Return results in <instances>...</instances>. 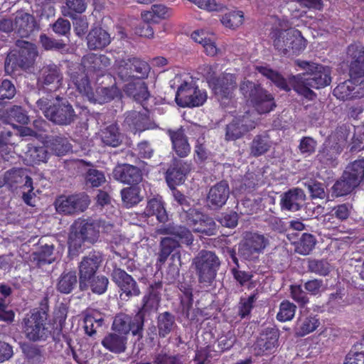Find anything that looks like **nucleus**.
I'll return each instance as SVG.
<instances>
[{"instance_id": "f257e3e1", "label": "nucleus", "mask_w": 364, "mask_h": 364, "mask_svg": "<svg viewBox=\"0 0 364 364\" xmlns=\"http://www.w3.org/2000/svg\"><path fill=\"white\" fill-rule=\"evenodd\" d=\"M299 65L306 69V72L291 76L288 82L281 75L267 67L257 66L256 69L262 75L271 80L277 87L289 91L291 90L289 87L291 86L299 95L313 100L316 97V94L311 90L312 88L320 89L331 83L330 68L306 61L299 63Z\"/></svg>"}, {"instance_id": "f03ea898", "label": "nucleus", "mask_w": 364, "mask_h": 364, "mask_svg": "<svg viewBox=\"0 0 364 364\" xmlns=\"http://www.w3.org/2000/svg\"><path fill=\"white\" fill-rule=\"evenodd\" d=\"M112 225L108 223L95 220H78L72 227L69 236V251H77L82 242L94 243L97 241L100 232H109Z\"/></svg>"}, {"instance_id": "7ed1b4c3", "label": "nucleus", "mask_w": 364, "mask_h": 364, "mask_svg": "<svg viewBox=\"0 0 364 364\" xmlns=\"http://www.w3.org/2000/svg\"><path fill=\"white\" fill-rule=\"evenodd\" d=\"M273 45L282 55L299 53L306 46V41L299 30L287 28L276 30L272 33Z\"/></svg>"}, {"instance_id": "20e7f679", "label": "nucleus", "mask_w": 364, "mask_h": 364, "mask_svg": "<svg viewBox=\"0 0 364 364\" xmlns=\"http://www.w3.org/2000/svg\"><path fill=\"white\" fill-rule=\"evenodd\" d=\"M56 102L49 105L50 100L41 98L37 101L38 107L41 109L45 117L58 124H69L74 121L76 114L72 106L65 100L56 98Z\"/></svg>"}, {"instance_id": "39448f33", "label": "nucleus", "mask_w": 364, "mask_h": 364, "mask_svg": "<svg viewBox=\"0 0 364 364\" xmlns=\"http://www.w3.org/2000/svg\"><path fill=\"white\" fill-rule=\"evenodd\" d=\"M18 50L11 51L5 61V71L11 75L17 68L26 69L33 64L38 55L35 45L24 41H18Z\"/></svg>"}, {"instance_id": "423d86ee", "label": "nucleus", "mask_w": 364, "mask_h": 364, "mask_svg": "<svg viewBox=\"0 0 364 364\" xmlns=\"http://www.w3.org/2000/svg\"><path fill=\"white\" fill-rule=\"evenodd\" d=\"M220 264L216 255L207 250H201L192 261V267L196 272L199 282L206 284H211L215 279Z\"/></svg>"}, {"instance_id": "0eeeda50", "label": "nucleus", "mask_w": 364, "mask_h": 364, "mask_svg": "<svg viewBox=\"0 0 364 364\" xmlns=\"http://www.w3.org/2000/svg\"><path fill=\"white\" fill-rule=\"evenodd\" d=\"M73 83L79 92L93 103L103 104L108 102L121 95L119 90L115 85L110 87H99L94 93L90 86L87 76L82 75L80 81H79L78 77H74Z\"/></svg>"}, {"instance_id": "6e6552de", "label": "nucleus", "mask_w": 364, "mask_h": 364, "mask_svg": "<svg viewBox=\"0 0 364 364\" xmlns=\"http://www.w3.org/2000/svg\"><path fill=\"white\" fill-rule=\"evenodd\" d=\"M5 184L13 190L21 189L23 201L28 205L34 206L33 198L36 194L33 192V182L26 170L23 168H13L4 173Z\"/></svg>"}, {"instance_id": "1a4fd4ad", "label": "nucleus", "mask_w": 364, "mask_h": 364, "mask_svg": "<svg viewBox=\"0 0 364 364\" xmlns=\"http://www.w3.org/2000/svg\"><path fill=\"white\" fill-rule=\"evenodd\" d=\"M269 239L257 232H246L239 245V254L247 260L257 259L269 245Z\"/></svg>"}, {"instance_id": "9d476101", "label": "nucleus", "mask_w": 364, "mask_h": 364, "mask_svg": "<svg viewBox=\"0 0 364 364\" xmlns=\"http://www.w3.org/2000/svg\"><path fill=\"white\" fill-rule=\"evenodd\" d=\"M205 70L208 82L218 100L223 101L224 99L231 98L236 87L235 77L232 74L226 73L215 78L213 68L209 65L205 67Z\"/></svg>"}, {"instance_id": "9b49d317", "label": "nucleus", "mask_w": 364, "mask_h": 364, "mask_svg": "<svg viewBox=\"0 0 364 364\" xmlns=\"http://www.w3.org/2000/svg\"><path fill=\"white\" fill-rule=\"evenodd\" d=\"M144 316L141 311L133 318L127 314H119L115 316L112 329L115 333L125 336L132 331L134 336H137L139 338L142 336Z\"/></svg>"}, {"instance_id": "f8f14e48", "label": "nucleus", "mask_w": 364, "mask_h": 364, "mask_svg": "<svg viewBox=\"0 0 364 364\" xmlns=\"http://www.w3.org/2000/svg\"><path fill=\"white\" fill-rule=\"evenodd\" d=\"M24 332L31 341L46 340L50 333L46 326L43 317L38 311L31 314L24 319Z\"/></svg>"}, {"instance_id": "ddd939ff", "label": "nucleus", "mask_w": 364, "mask_h": 364, "mask_svg": "<svg viewBox=\"0 0 364 364\" xmlns=\"http://www.w3.org/2000/svg\"><path fill=\"white\" fill-rule=\"evenodd\" d=\"M101 262L102 257L99 253L90 254L82 259L78 267L80 289L89 288L90 280L94 278Z\"/></svg>"}, {"instance_id": "4468645a", "label": "nucleus", "mask_w": 364, "mask_h": 364, "mask_svg": "<svg viewBox=\"0 0 364 364\" xmlns=\"http://www.w3.org/2000/svg\"><path fill=\"white\" fill-rule=\"evenodd\" d=\"M256 122L251 114L247 112L232 119L226 127L225 139L234 141L241 138L247 132L255 128Z\"/></svg>"}, {"instance_id": "2eb2a0df", "label": "nucleus", "mask_w": 364, "mask_h": 364, "mask_svg": "<svg viewBox=\"0 0 364 364\" xmlns=\"http://www.w3.org/2000/svg\"><path fill=\"white\" fill-rule=\"evenodd\" d=\"M186 223L188 228L194 232L213 235L215 231V223L201 213L190 210L186 215Z\"/></svg>"}, {"instance_id": "dca6fc26", "label": "nucleus", "mask_w": 364, "mask_h": 364, "mask_svg": "<svg viewBox=\"0 0 364 364\" xmlns=\"http://www.w3.org/2000/svg\"><path fill=\"white\" fill-rule=\"evenodd\" d=\"M88 196L85 194L60 196L55 201V208L59 213L72 214L83 211L89 205Z\"/></svg>"}, {"instance_id": "f3484780", "label": "nucleus", "mask_w": 364, "mask_h": 364, "mask_svg": "<svg viewBox=\"0 0 364 364\" xmlns=\"http://www.w3.org/2000/svg\"><path fill=\"white\" fill-rule=\"evenodd\" d=\"M112 279L122 291L120 296L127 299L130 296H138L140 294L136 282L125 271L114 269L112 272Z\"/></svg>"}, {"instance_id": "a211bd4d", "label": "nucleus", "mask_w": 364, "mask_h": 364, "mask_svg": "<svg viewBox=\"0 0 364 364\" xmlns=\"http://www.w3.org/2000/svg\"><path fill=\"white\" fill-rule=\"evenodd\" d=\"M62 76L55 65L42 68L38 78L37 85L39 90L46 92L56 90L61 85Z\"/></svg>"}, {"instance_id": "6ab92c4d", "label": "nucleus", "mask_w": 364, "mask_h": 364, "mask_svg": "<svg viewBox=\"0 0 364 364\" xmlns=\"http://www.w3.org/2000/svg\"><path fill=\"white\" fill-rule=\"evenodd\" d=\"M350 58V76L351 78L364 77V46L352 44L348 48Z\"/></svg>"}, {"instance_id": "aec40b11", "label": "nucleus", "mask_w": 364, "mask_h": 364, "mask_svg": "<svg viewBox=\"0 0 364 364\" xmlns=\"http://www.w3.org/2000/svg\"><path fill=\"white\" fill-rule=\"evenodd\" d=\"M279 332L274 328H267L258 338L255 350L257 355L273 352L278 346Z\"/></svg>"}, {"instance_id": "412c9836", "label": "nucleus", "mask_w": 364, "mask_h": 364, "mask_svg": "<svg viewBox=\"0 0 364 364\" xmlns=\"http://www.w3.org/2000/svg\"><path fill=\"white\" fill-rule=\"evenodd\" d=\"M250 102L259 114L268 113L276 107L274 97L262 87L252 94Z\"/></svg>"}, {"instance_id": "4be33fe9", "label": "nucleus", "mask_w": 364, "mask_h": 364, "mask_svg": "<svg viewBox=\"0 0 364 364\" xmlns=\"http://www.w3.org/2000/svg\"><path fill=\"white\" fill-rule=\"evenodd\" d=\"M230 194V189L226 181H220L210 188L207 196L208 206L218 208L225 204Z\"/></svg>"}, {"instance_id": "5701e85b", "label": "nucleus", "mask_w": 364, "mask_h": 364, "mask_svg": "<svg viewBox=\"0 0 364 364\" xmlns=\"http://www.w3.org/2000/svg\"><path fill=\"white\" fill-rule=\"evenodd\" d=\"M109 63V59L104 55L88 54L85 56L82 60V65L87 71V75L82 73L77 76L73 75L71 77L72 81L73 82L74 77H78L79 81H80L82 75L87 77L88 74L91 75L92 73L102 70L104 68H107Z\"/></svg>"}, {"instance_id": "b1692460", "label": "nucleus", "mask_w": 364, "mask_h": 364, "mask_svg": "<svg viewBox=\"0 0 364 364\" xmlns=\"http://www.w3.org/2000/svg\"><path fill=\"white\" fill-rule=\"evenodd\" d=\"M306 199L304 191L299 188L290 189L281 196L280 205L282 210H299Z\"/></svg>"}, {"instance_id": "393cba45", "label": "nucleus", "mask_w": 364, "mask_h": 364, "mask_svg": "<svg viewBox=\"0 0 364 364\" xmlns=\"http://www.w3.org/2000/svg\"><path fill=\"white\" fill-rule=\"evenodd\" d=\"M132 70L141 75L144 77L148 75L149 71V65L144 62L136 58L127 59V62L123 60L118 63V75L122 78H126L131 76Z\"/></svg>"}, {"instance_id": "a878e982", "label": "nucleus", "mask_w": 364, "mask_h": 364, "mask_svg": "<svg viewBox=\"0 0 364 364\" xmlns=\"http://www.w3.org/2000/svg\"><path fill=\"white\" fill-rule=\"evenodd\" d=\"M113 177L124 183H134L140 181L141 173L139 169L134 166L122 164L114 168Z\"/></svg>"}, {"instance_id": "bb28decb", "label": "nucleus", "mask_w": 364, "mask_h": 364, "mask_svg": "<svg viewBox=\"0 0 364 364\" xmlns=\"http://www.w3.org/2000/svg\"><path fill=\"white\" fill-rule=\"evenodd\" d=\"M127 338L117 333L107 334L102 341V345L110 352L121 353L125 351Z\"/></svg>"}, {"instance_id": "cd10ccee", "label": "nucleus", "mask_w": 364, "mask_h": 364, "mask_svg": "<svg viewBox=\"0 0 364 364\" xmlns=\"http://www.w3.org/2000/svg\"><path fill=\"white\" fill-rule=\"evenodd\" d=\"M48 156V151L44 146L28 144L23 159L25 164L34 166L46 162Z\"/></svg>"}, {"instance_id": "c85d7f7f", "label": "nucleus", "mask_w": 364, "mask_h": 364, "mask_svg": "<svg viewBox=\"0 0 364 364\" xmlns=\"http://www.w3.org/2000/svg\"><path fill=\"white\" fill-rule=\"evenodd\" d=\"M87 40V46L90 49H101L109 44L110 36L101 28H95L89 33Z\"/></svg>"}, {"instance_id": "c756f323", "label": "nucleus", "mask_w": 364, "mask_h": 364, "mask_svg": "<svg viewBox=\"0 0 364 364\" xmlns=\"http://www.w3.org/2000/svg\"><path fill=\"white\" fill-rule=\"evenodd\" d=\"M273 142L269 134L263 133L256 135L250 146V154L257 157L267 153L272 146Z\"/></svg>"}, {"instance_id": "7c9ffc66", "label": "nucleus", "mask_w": 364, "mask_h": 364, "mask_svg": "<svg viewBox=\"0 0 364 364\" xmlns=\"http://www.w3.org/2000/svg\"><path fill=\"white\" fill-rule=\"evenodd\" d=\"M14 29L20 36H26L35 28L34 18L26 13H19L15 18Z\"/></svg>"}, {"instance_id": "2f4dec72", "label": "nucleus", "mask_w": 364, "mask_h": 364, "mask_svg": "<svg viewBox=\"0 0 364 364\" xmlns=\"http://www.w3.org/2000/svg\"><path fill=\"white\" fill-rule=\"evenodd\" d=\"M333 138H328L323 145L322 150L318 154L320 161L326 163V164H333L336 158L343 151L341 146H336L332 143Z\"/></svg>"}, {"instance_id": "473e14b6", "label": "nucleus", "mask_w": 364, "mask_h": 364, "mask_svg": "<svg viewBox=\"0 0 364 364\" xmlns=\"http://www.w3.org/2000/svg\"><path fill=\"white\" fill-rule=\"evenodd\" d=\"M141 18L146 21L158 23L159 20L168 18L171 11L162 4H154L150 10L141 12Z\"/></svg>"}, {"instance_id": "72a5a7b5", "label": "nucleus", "mask_w": 364, "mask_h": 364, "mask_svg": "<svg viewBox=\"0 0 364 364\" xmlns=\"http://www.w3.org/2000/svg\"><path fill=\"white\" fill-rule=\"evenodd\" d=\"M320 322L316 316H302L299 318L295 327V333L298 336H304L316 329Z\"/></svg>"}, {"instance_id": "f704fd0d", "label": "nucleus", "mask_w": 364, "mask_h": 364, "mask_svg": "<svg viewBox=\"0 0 364 364\" xmlns=\"http://www.w3.org/2000/svg\"><path fill=\"white\" fill-rule=\"evenodd\" d=\"M166 179L175 199L179 204H182V195L176 190V187L181 183L182 172L179 169L169 168L166 172Z\"/></svg>"}, {"instance_id": "c9c22d12", "label": "nucleus", "mask_w": 364, "mask_h": 364, "mask_svg": "<svg viewBox=\"0 0 364 364\" xmlns=\"http://www.w3.org/2000/svg\"><path fill=\"white\" fill-rule=\"evenodd\" d=\"M355 78H351L342 83H340L333 90V95L341 100H348L353 98H357L355 96V85L353 82Z\"/></svg>"}, {"instance_id": "e433bc0d", "label": "nucleus", "mask_w": 364, "mask_h": 364, "mask_svg": "<svg viewBox=\"0 0 364 364\" xmlns=\"http://www.w3.org/2000/svg\"><path fill=\"white\" fill-rule=\"evenodd\" d=\"M358 185L343 173L341 178L333 186L332 191L335 196L339 197L350 193Z\"/></svg>"}, {"instance_id": "4c0bfd02", "label": "nucleus", "mask_w": 364, "mask_h": 364, "mask_svg": "<svg viewBox=\"0 0 364 364\" xmlns=\"http://www.w3.org/2000/svg\"><path fill=\"white\" fill-rule=\"evenodd\" d=\"M343 173L359 186L364 179V158L358 159L349 164Z\"/></svg>"}, {"instance_id": "58836bf2", "label": "nucleus", "mask_w": 364, "mask_h": 364, "mask_svg": "<svg viewBox=\"0 0 364 364\" xmlns=\"http://www.w3.org/2000/svg\"><path fill=\"white\" fill-rule=\"evenodd\" d=\"M145 213L148 215H156L157 220L164 223L167 220L166 211L160 198L151 199L146 208Z\"/></svg>"}, {"instance_id": "ea45409f", "label": "nucleus", "mask_w": 364, "mask_h": 364, "mask_svg": "<svg viewBox=\"0 0 364 364\" xmlns=\"http://www.w3.org/2000/svg\"><path fill=\"white\" fill-rule=\"evenodd\" d=\"M46 146L57 156L65 155L71 149V146L67 139L61 136L48 139L46 142Z\"/></svg>"}, {"instance_id": "a19ab883", "label": "nucleus", "mask_w": 364, "mask_h": 364, "mask_svg": "<svg viewBox=\"0 0 364 364\" xmlns=\"http://www.w3.org/2000/svg\"><path fill=\"white\" fill-rule=\"evenodd\" d=\"M100 137L102 142L107 146L117 147L122 141V136L118 127L112 124L102 130Z\"/></svg>"}, {"instance_id": "79ce46f5", "label": "nucleus", "mask_w": 364, "mask_h": 364, "mask_svg": "<svg viewBox=\"0 0 364 364\" xmlns=\"http://www.w3.org/2000/svg\"><path fill=\"white\" fill-rule=\"evenodd\" d=\"M146 121V114H141L136 111L129 113L125 119V123L134 133L144 130L146 129L144 126Z\"/></svg>"}, {"instance_id": "37998d69", "label": "nucleus", "mask_w": 364, "mask_h": 364, "mask_svg": "<svg viewBox=\"0 0 364 364\" xmlns=\"http://www.w3.org/2000/svg\"><path fill=\"white\" fill-rule=\"evenodd\" d=\"M103 321V318L97 311L86 314L84 318L85 333L89 336H92L96 333V328L101 326Z\"/></svg>"}, {"instance_id": "c03bdc74", "label": "nucleus", "mask_w": 364, "mask_h": 364, "mask_svg": "<svg viewBox=\"0 0 364 364\" xmlns=\"http://www.w3.org/2000/svg\"><path fill=\"white\" fill-rule=\"evenodd\" d=\"M207 94L204 90L195 88L191 94H186L183 97V107H199L206 101Z\"/></svg>"}, {"instance_id": "a18cd8bd", "label": "nucleus", "mask_w": 364, "mask_h": 364, "mask_svg": "<svg viewBox=\"0 0 364 364\" xmlns=\"http://www.w3.org/2000/svg\"><path fill=\"white\" fill-rule=\"evenodd\" d=\"M77 284V277L75 272L63 273L58 283V290L63 294H69Z\"/></svg>"}, {"instance_id": "49530a36", "label": "nucleus", "mask_w": 364, "mask_h": 364, "mask_svg": "<svg viewBox=\"0 0 364 364\" xmlns=\"http://www.w3.org/2000/svg\"><path fill=\"white\" fill-rule=\"evenodd\" d=\"M121 194L122 200L127 208L137 204L142 198L140 196L139 188L136 186L124 188Z\"/></svg>"}, {"instance_id": "de8ad7c7", "label": "nucleus", "mask_w": 364, "mask_h": 364, "mask_svg": "<svg viewBox=\"0 0 364 364\" xmlns=\"http://www.w3.org/2000/svg\"><path fill=\"white\" fill-rule=\"evenodd\" d=\"M343 364H364V338L347 354Z\"/></svg>"}, {"instance_id": "09e8293b", "label": "nucleus", "mask_w": 364, "mask_h": 364, "mask_svg": "<svg viewBox=\"0 0 364 364\" xmlns=\"http://www.w3.org/2000/svg\"><path fill=\"white\" fill-rule=\"evenodd\" d=\"M127 92L139 102L147 100L149 96L147 87L142 81H137L134 84H129L127 87Z\"/></svg>"}, {"instance_id": "8fccbe9b", "label": "nucleus", "mask_w": 364, "mask_h": 364, "mask_svg": "<svg viewBox=\"0 0 364 364\" xmlns=\"http://www.w3.org/2000/svg\"><path fill=\"white\" fill-rule=\"evenodd\" d=\"M316 243L315 237L311 234L304 233L296 245V251L303 255H309Z\"/></svg>"}, {"instance_id": "3c124183", "label": "nucleus", "mask_w": 364, "mask_h": 364, "mask_svg": "<svg viewBox=\"0 0 364 364\" xmlns=\"http://www.w3.org/2000/svg\"><path fill=\"white\" fill-rule=\"evenodd\" d=\"M6 119L5 122L14 126V122H16L22 124H27L28 117L20 107L14 106L9 110L6 111Z\"/></svg>"}, {"instance_id": "603ef678", "label": "nucleus", "mask_w": 364, "mask_h": 364, "mask_svg": "<svg viewBox=\"0 0 364 364\" xmlns=\"http://www.w3.org/2000/svg\"><path fill=\"white\" fill-rule=\"evenodd\" d=\"M244 21L243 12L234 11L226 14L221 19L222 23L227 28L235 29L241 26Z\"/></svg>"}, {"instance_id": "864d4df0", "label": "nucleus", "mask_w": 364, "mask_h": 364, "mask_svg": "<svg viewBox=\"0 0 364 364\" xmlns=\"http://www.w3.org/2000/svg\"><path fill=\"white\" fill-rule=\"evenodd\" d=\"M296 306L289 301H283L279 306L277 318L280 321L291 320L296 312Z\"/></svg>"}, {"instance_id": "5fc2aeb1", "label": "nucleus", "mask_w": 364, "mask_h": 364, "mask_svg": "<svg viewBox=\"0 0 364 364\" xmlns=\"http://www.w3.org/2000/svg\"><path fill=\"white\" fill-rule=\"evenodd\" d=\"M179 245V242L175 238L168 237L161 241L159 261L164 262L172 251Z\"/></svg>"}, {"instance_id": "6e6d98bb", "label": "nucleus", "mask_w": 364, "mask_h": 364, "mask_svg": "<svg viewBox=\"0 0 364 364\" xmlns=\"http://www.w3.org/2000/svg\"><path fill=\"white\" fill-rule=\"evenodd\" d=\"M173 318L168 312H165L158 317L159 333L161 336H166L172 330Z\"/></svg>"}, {"instance_id": "4d7b16f0", "label": "nucleus", "mask_w": 364, "mask_h": 364, "mask_svg": "<svg viewBox=\"0 0 364 364\" xmlns=\"http://www.w3.org/2000/svg\"><path fill=\"white\" fill-rule=\"evenodd\" d=\"M350 134V130L347 126L343 125L336 129V132L328 138H333L332 143L336 146H341L343 150L347 142V139Z\"/></svg>"}, {"instance_id": "13d9d810", "label": "nucleus", "mask_w": 364, "mask_h": 364, "mask_svg": "<svg viewBox=\"0 0 364 364\" xmlns=\"http://www.w3.org/2000/svg\"><path fill=\"white\" fill-rule=\"evenodd\" d=\"M304 289L311 295H321L326 291L327 285L322 279H314L304 284Z\"/></svg>"}, {"instance_id": "bf43d9fd", "label": "nucleus", "mask_w": 364, "mask_h": 364, "mask_svg": "<svg viewBox=\"0 0 364 364\" xmlns=\"http://www.w3.org/2000/svg\"><path fill=\"white\" fill-rule=\"evenodd\" d=\"M86 9L85 1H65L63 6V13L65 16H69L75 18L76 13L81 14Z\"/></svg>"}, {"instance_id": "052dcab7", "label": "nucleus", "mask_w": 364, "mask_h": 364, "mask_svg": "<svg viewBox=\"0 0 364 364\" xmlns=\"http://www.w3.org/2000/svg\"><path fill=\"white\" fill-rule=\"evenodd\" d=\"M308 267L311 272L321 276H326L330 272L329 264L325 260H310Z\"/></svg>"}, {"instance_id": "680f3d73", "label": "nucleus", "mask_w": 364, "mask_h": 364, "mask_svg": "<svg viewBox=\"0 0 364 364\" xmlns=\"http://www.w3.org/2000/svg\"><path fill=\"white\" fill-rule=\"evenodd\" d=\"M108 282L107 277L99 276L90 280L89 287L91 288L94 293L102 294L106 291Z\"/></svg>"}, {"instance_id": "e2e57ef3", "label": "nucleus", "mask_w": 364, "mask_h": 364, "mask_svg": "<svg viewBox=\"0 0 364 364\" xmlns=\"http://www.w3.org/2000/svg\"><path fill=\"white\" fill-rule=\"evenodd\" d=\"M86 181L93 187H98L105 182V177L102 172L96 169H90L86 176Z\"/></svg>"}, {"instance_id": "0e129e2a", "label": "nucleus", "mask_w": 364, "mask_h": 364, "mask_svg": "<svg viewBox=\"0 0 364 364\" xmlns=\"http://www.w3.org/2000/svg\"><path fill=\"white\" fill-rule=\"evenodd\" d=\"M291 298L301 306H304L309 303V298L300 285L291 286Z\"/></svg>"}, {"instance_id": "69168bd1", "label": "nucleus", "mask_w": 364, "mask_h": 364, "mask_svg": "<svg viewBox=\"0 0 364 364\" xmlns=\"http://www.w3.org/2000/svg\"><path fill=\"white\" fill-rule=\"evenodd\" d=\"M149 23H152V21L143 20V21L139 22L134 28V33L141 37L152 38L154 36V30L149 25Z\"/></svg>"}, {"instance_id": "338daca9", "label": "nucleus", "mask_w": 364, "mask_h": 364, "mask_svg": "<svg viewBox=\"0 0 364 364\" xmlns=\"http://www.w3.org/2000/svg\"><path fill=\"white\" fill-rule=\"evenodd\" d=\"M305 186L307 187L313 198L323 199L326 197V192L321 183L311 181L305 183Z\"/></svg>"}, {"instance_id": "774afa93", "label": "nucleus", "mask_w": 364, "mask_h": 364, "mask_svg": "<svg viewBox=\"0 0 364 364\" xmlns=\"http://www.w3.org/2000/svg\"><path fill=\"white\" fill-rule=\"evenodd\" d=\"M16 94V88L11 81L5 80L0 85V100L11 99Z\"/></svg>"}]
</instances>
